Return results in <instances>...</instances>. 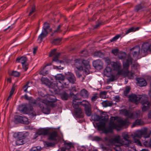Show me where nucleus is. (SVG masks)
Segmentation results:
<instances>
[{
	"label": "nucleus",
	"mask_w": 151,
	"mask_h": 151,
	"mask_svg": "<svg viewBox=\"0 0 151 151\" xmlns=\"http://www.w3.org/2000/svg\"><path fill=\"white\" fill-rule=\"evenodd\" d=\"M126 133H123L122 136L123 139H121L119 135H114L112 138H106V139L108 140L112 143L120 144L124 145L127 147L126 151H136V149L134 145L129 139V137L126 134Z\"/></svg>",
	"instance_id": "f257e3e1"
},
{
	"label": "nucleus",
	"mask_w": 151,
	"mask_h": 151,
	"mask_svg": "<svg viewBox=\"0 0 151 151\" xmlns=\"http://www.w3.org/2000/svg\"><path fill=\"white\" fill-rule=\"evenodd\" d=\"M56 100L55 96L48 95H47L46 99H41L39 101L34 100L32 103L37 104L43 113L48 114L50 111V106L52 107H54L55 104L54 102L56 101Z\"/></svg>",
	"instance_id": "f03ea898"
},
{
	"label": "nucleus",
	"mask_w": 151,
	"mask_h": 151,
	"mask_svg": "<svg viewBox=\"0 0 151 151\" xmlns=\"http://www.w3.org/2000/svg\"><path fill=\"white\" fill-rule=\"evenodd\" d=\"M111 66L113 70L116 71L117 73L114 75H111L110 78L109 79V81H112L116 80L119 76L123 75H127L130 79L134 78V74L130 72L128 70V68L126 69L123 68V69H122L121 65L120 62H111Z\"/></svg>",
	"instance_id": "7ed1b4c3"
},
{
	"label": "nucleus",
	"mask_w": 151,
	"mask_h": 151,
	"mask_svg": "<svg viewBox=\"0 0 151 151\" xmlns=\"http://www.w3.org/2000/svg\"><path fill=\"white\" fill-rule=\"evenodd\" d=\"M129 124L128 118L124 120H116V117L112 116L110 118L109 125L105 127L106 132H112L113 130L116 129L117 131L120 130L123 127H126Z\"/></svg>",
	"instance_id": "20e7f679"
},
{
	"label": "nucleus",
	"mask_w": 151,
	"mask_h": 151,
	"mask_svg": "<svg viewBox=\"0 0 151 151\" xmlns=\"http://www.w3.org/2000/svg\"><path fill=\"white\" fill-rule=\"evenodd\" d=\"M133 57L137 58L139 55L142 56L146 55L148 52L151 51V44L145 43L142 45L141 49L138 46H136L130 49Z\"/></svg>",
	"instance_id": "39448f33"
},
{
	"label": "nucleus",
	"mask_w": 151,
	"mask_h": 151,
	"mask_svg": "<svg viewBox=\"0 0 151 151\" xmlns=\"http://www.w3.org/2000/svg\"><path fill=\"white\" fill-rule=\"evenodd\" d=\"M58 133H36L33 138L35 139L39 136H40L41 138L45 137L48 136V139L57 142L61 139V137L59 135Z\"/></svg>",
	"instance_id": "423d86ee"
},
{
	"label": "nucleus",
	"mask_w": 151,
	"mask_h": 151,
	"mask_svg": "<svg viewBox=\"0 0 151 151\" xmlns=\"http://www.w3.org/2000/svg\"><path fill=\"white\" fill-rule=\"evenodd\" d=\"M84 60L82 61L81 60L76 59L74 60V65L79 70H84L86 74H88L89 73V69L90 68V65L88 62H87L86 64L85 65L83 68L82 66V63L84 64Z\"/></svg>",
	"instance_id": "0eeeda50"
},
{
	"label": "nucleus",
	"mask_w": 151,
	"mask_h": 151,
	"mask_svg": "<svg viewBox=\"0 0 151 151\" xmlns=\"http://www.w3.org/2000/svg\"><path fill=\"white\" fill-rule=\"evenodd\" d=\"M118 56L119 59L123 60V64L124 69L128 68L130 63L132 61L131 57L129 55L127 56L126 54L124 52L119 53Z\"/></svg>",
	"instance_id": "6e6552de"
},
{
	"label": "nucleus",
	"mask_w": 151,
	"mask_h": 151,
	"mask_svg": "<svg viewBox=\"0 0 151 151\" xmlns=\"http://www.w3.org/2000/svg\"><path fill=\"white\" fill-rule=\"evenodd\" d=\"M52 31L51 28H50L49 24L46 22L44 23L42 28V31L39 35L37 40L39 43H41L43 38L46 37L48 33Z\"/></svg>",
	"instance_id": "1a4fd4ad"
},
{
	"label": "nucleus",
	"mask_w": 151,
	"mask_h": 151,
	"mask_svg": "<svg viewBox=\"0 0 151 151\" xmlns=\"http://www.w3.org/2000/svg\"><path fill=\"white\" fill-rule=\"evenodd\" d=\"M139 100L142 103L143 106L142 108L143 111H146L150 107V104L148 100V98L146 95H139Z\"/></svg>",
	"instance_id": "9d476101"
},
{
	"label": "nucleus",
	"mask_w": 151,
	"mask_h": 151,
	"mask_svg": "<svg viewBox=\"0 0 151 151\" xmlns=\"http://www.w3.org/2000/svg\"><path fill=\"white\" fill-rule=\"evenodd\" d=\"M134 137H133V138L134 142L136 144L140 146H142V144L139 140L137 138H142L145 139L150 137L151 133H135Z\"/></svg>",
	"instance_id": "9b49d317"
},
{
	"label": "nucleus",
	"mask_w": 151,
	"mask_h": 151,
	"mask_svg": "<svg viewBox=\"0 0 151 151\" xmlns=\"http://www.w3.org/2000/svg\"><path fill=\"white\" fill-rule=\"evenodd\" d=\"M120 113L126 116H127L129 118L131 119H134L137 117L139 116V111H137L132 113L126 109H122L120 111Z\"/></svg>",
	"instance_id": "f8f14e48"
},
{
	"label": "nucleus",
	"mask_w": 151,
	"mask_h": 151,
	"mask_svg": "<svg viewBox=\"0 0 151 151\" xmlns=\"http://www.w3.org/2000/svg\"><path fill=\"white\" fill-rule=\"evenodd\" d=\"M22 112L24 114H29L32 117L35 116V113L33 111V108L31 106H27L23 108Z\"/></svg>",
	"instance_id": "ddd939ff"
},
{
	"label": "nucleus",
	"mask_w": 151,
	"mask_h": 151,
	"mask_svg": "<svg viewBox=\"0 0 151 151\" xmlns=\"http://www.w3.org/2000/svg\"><path fill=\"white\" fill-rule=\"evenodd\" d=\"M27 57L24 56H22L20 58H18L16 60L22 64L23 68L25 70H26L28 67V64L27 62Z\"/></svg>",
	"instance_id": "4468645a"
},
{
	"label": "nucleus",
	"mask_w": 151,
	"mask_h": 151,
	"mask_svg": "<svg viewBox=\"0 0 151 151\" xmlns=\"http://www.w3.org/2000/svg\"><path fill=\"white\" fill-rule=\"evenodd\" d=\"M29 135V133H14L13 136L16 139H26Z\"/></svg>",
	"instance_id": "2eb2a0df"
},
{
	"label": "nucleus",
	"mask_w": 151,
	"mask_h": 151,
	"mask_svg": "<svg viewBox=\"0 0 151 151\" xmlns=\"http://www.w3.org/2000/svg\"><path fill=\"white\" fill-rule=\"evenodd\" d=\"M93 67L97 70H100L102 69L103 63L100 60H97L93 61Z\"/></svg>",
	"instance_id": "dca6fc26"
},
{
	"label": "nucleus",
	"mask_w": 151,
	"mask_h": 151,
	"mask_svg": "<svg viewBox=\"0 0 151 151\" xmlns=\"http://www.w3.org/2000/svg\"><path fill=\"white\" fill-rule=\"evenodd\" d=\"M73 106L75 109V112L76 115L78 116L82 115V111L81 109L79 108L78 104L77 103H73Z\"/></svg>",
	"instance_id": "f3484780"
},
{
	"label": "nucleus",
	"mask_w": 151,
	"mask_h": 151,
	"mask_svg": "<svg viewBox=\"0 0 151 151\" xmlns=\"http://www.w3.org/2000/svg\"><path fill=\"white\" fill-rule=\"evenodd\" d=\"M129 99L131 102H134L136 104H138L139 100V95L137 96L134 94H132L129 96Z\"/></svg>",
	"instance_id": "a211bd4d"
},
{
	"label": "nucleus",
	"mask_w": 151,
	"mask_h": 151,
	"mask_svg": "<svg viewBox=\"0 0 151 151\" xmlns=\"http://www.w3.org/2000/svg\"><path fill=\"white\" fill-rule=\"evenodd\" d=\"M66 76L68 80L70 83H73L76 81V78L73 73L68 72L66 74Z\"/></svg>",
	"instance_id": "6ab92c4d"
},
{
	"label": "nucleus",
	"mask_w": 151,
	"mask_h": 151,
	"mask_svg": "<svg viewBox=\"0 0 151 151\" xmlns=\"http://www.w3.org/2000/svg\"><path fill=\"white\" fill-rule=\"evenodd\" d=\"M137 85L140 87L145 86L147 85V82L143 78H138L137 79Z\"/></svg>",
	"instance_id": "aec40b11"
},
{
	"label": "nucleus",
	"mask_w": 151,
	"mask_h": 151,
	"mask_svg": "<svg viewBox=\"0 0 151 151\" xmlns=\"http://www.w3.org/2000/svg\"><path fill=\"white\" fill-rule=\"evenodd\" d=\"M111 65H108L107 66L105 69L104 71V75L107 76L111 77V70L110 68ZM113 74V75H114Z\"/></svg>",
	"instance_id": "412c9836"
},
{
	"label": "nucleus",
	"mask_w": 151,
	"mask_h": 151,
	"mask_svg": "<svg viewBox=\"0 0 151 151\" xmlns=\"http://www.w3.org/2000/svg\"><path fill=\"white\" fill-rule=\"evenodd\" d=\"M68 81L67 82H65L64 81H63L61 83L60 81H58L57 83V86L58 88H59L60 87L63 88H67L68 86Z\"/></svg>",
	"instance_id": "4be33fe9"
},
{
	"label": "nucleus",
	"mask_w": 151,
	"mask_h": 151,
	"mask_svg": "<svg viewBox=\"0 0 151 151\" xmlns=\"http://www.w3.org/2000/svg\"><path fill=\"white\" fill-rule=\"evenodd\" d=\"M80 94L81 96L83 98H87L88 97V92L85 89H83L81 91Z\"/></svg>",
	"instance_id": "5701e85b"
},
{
	"label": "nucleus",
	"mask_w": 151,
	"mask_h": 151,
	"mask_svg": "<svg viewBox=\"0 0 151 151\" xmlns=\"http://www.w3.org/2000/svg\"><path fill=\"white\" fill-rule=\"evenodd\" d=\"M55 78L56 80H58L59 81H64L65 78L64 76L61 74H58L55 76Z\"/></svg>",
	"instance_id": "b1692460"
},
{
	"label": "nucleus",
	"mask_w": 151,
	"mask_h": 151,
	"mask_svg": "<svg viewBox=\"0 0 151 151\" xmlns=\"http://www.w3.org/2000/svg\"><path fill=\"white\" fill-rule=\"evenodd\" d=\"M52 130V129L51 128H40L38 129V132H48Z\"/></svg>",
	"instance_id": "393cba45"
},
{
	"label": "nucleus",
	"mask_w": 151,
	"mask_h": 151,
	"mask_svg": "<svg viewBox=\"0 0 151 151\" xmlns=\"http://www.w3.org/2000/svg\"><path fill=\"white\" fill-rule=\"evenodd\" d=\"M102 105L104 107L110 106L113 105V103L111 101H105L102 102Z\"/></svg>",
	"instance_id": "a878e982"
},
{
	"label": "nucleus",
	"mask_w": 151,
	"mask_h": 151,
	"mask_svg": "<svg viewBox=\"0 0 151 151\" xmlns=\"http://www.w3.org/2000/svg\"><path fill=\"white\" fill-rule=\"evenodd\" d=\"M143 124L144 122L142 120L137 119L135 121V123L132 125V127H133L136 125H140Z\"/></svg>",
	"instance_id": "bb28decb"
},
{
	"label": "nucleus",
	"mask_w": 151,
	"mask_h": 151,
	"mask_svg": "<svg viewBox=\"0 0 151 151\" xmlns=\"http://www.w3.org/2000/svg\"><path fill=\"white\" fill-rule=\"evenodd\" d=\"M139 28L137 27L136 28L132 27L128 29L127 31H125V35L127 34L130 32H135L136 30H137L139 29Z\"/></svg>",
	"instance_id": "cd10ccee"
},
{
	"label": "nucleus",
	"mask_w": 151,
	"mask_h": 151,
	"mask_svg": "<svg viewBox=\"0 0 151 151\" xmlns=\"http://www.w3.org/2000/svg\"><path fill=\"white\" fill-rule=\"evenodd\" d=\"M17 139V140L16 141V144L18 145H23L26 142V139Z\"/></svg>",
	"instance_id": "c85d7f7f"
},
{
	"label": "nucleus",
	"mask_w": 151,
	"mask_h": 151,
	"mask_svg": "<svg viewBox=\"0 0 151 151\" xmlns=\"http://www.w3.org/2000/svg\"><path fill=\"white\" fill-rule=\"evenodd\" d=\"M61 97L63 100H66L69 97V95L66 92H64L61 94Z\"/></svg>",
	"instance_id": "c756f323"
},
{
	"label": "nucleus",
	"mask_w": 151,
	"mask_h": 151,
	"mask_svg": "<svg viewBox=\"0 0 151 151\" xmlns=\"http://www.w3.org/2000/svg\"><path fill=\"white\" fill-rule=\"evenodd\" d=\"M44 146L45 147H49L54 146L55 144L54 143L49 142L47 141H44L43 142Z\"/></svg>",
	"instance_id": "7c9ffc66"
},
{
	"label": "nucleus",
	"mask_w": 151,
	"mask_h": 151,
	"mask_svg": "<svg viewBox=\"0 0 151 151\" xmlns=\"http://www.w3.org/2000/svg\"><path fill=\"white\" fill-rule=\"evenodd\" d=\"M42 83L46 85H48L50 83V81L47 78H42L41 79Z\"/></svg>",
	"instance_id": "2f4dec72"
},
{
	"label": "nucleus",
	"mask_w": 151,
	"mask_h": 151,
	"mask_svg": "<svg viewBox=\"0 0 151 151\" xmlns=\"http://www.w3.org/2000/svg\"><path fill=\"white\" fill-rule=\"evenodd\" d=\"M22 119L23 116H15L14 122L15 123H17V122L21 123Z\"/></svg>",
	"instance_id": "473e14b6"
},
{
	"label": "nucleus",
	"mask_w": 151,
	"mask_h": 151,
	"mask_svg": "<svg viewBox=\"0 0 151 151\" xmlns=\"http://www.w3.org/2000/svg\"><path fill=\"white\" fill-rule=\"evenodd\" d=\"M90 106H86V108H85L86 114L88 116H90L91 114V108Z\"/></svg>",
	"instance_id": "72a5a7b5"
},
{
	"label": "nucleus",
	"mask_w": 151,
	"mask_h": 151,
	"mask_svg": "<svg viewBox=\"0 0 151 151\" xmlns=\"http://www.w3.org/2000/svg\"><path fill=\"white\" fill-rule=\"evenodd\" d=\"M61 41V39L60 38H57L54 40L52 41V43L55 45H59Z\"/></svg>",
	"instance_id": "f704fd0d"
},
{
	"label": "nucleus",
	"mask_w": 151,
	"mask_h": 151,
	"mask_svg": "<svg viewBox=\"0 0 151 151\" xmlns=\"http://www.w3.org/2000/svg\"><path fill=\"white\" fill-rule=\"evenodd\" d=\"M122 35L121 34L117 35L113 37L110 41L111 42L116 41Z\"/></svg>",
	"instance_id": "c9c22d12"
},
{
	"label": "nucleus",
	"mask_w": 151,
	"mask_h": 151,
	"mask_svg": "<svg viewBox=\"0 0 151 151\" xmlns=\"http://www.w3.org/2000/svg\"><path fill=\"white\" fill-rule=\"evenodd\" d=\"M143 7V6L141 4H138L135 6V11L137 12L141 10Z\"/></svg>",
	"instance_id": "e433bc0d"
},
{
	"label": "nucleus",
	"mask_w": 151,
	"mask_h": 151,
	"mask_svg": "<svg viewBox=\"0 0 151 151\" xmlns=\"http://www.w3.org/2000/svg\"><path fill=\"white\" fill-rule=\"evenodd\" d=\"M81 104L82 105L84 106L85 108H86V106H90L89 103L86 100L83 101L81 103Z\"/></svg>",
	"instance_id": "4c0bfd02"
},
{
	"label": "nucleus",
	"mask_w": 151,
	"mask_h": 151,
	"mask_svg": "<svg viewBox=\"0 0 151 151\" xmlns=\"http://www.w3.org/2000/svg\"><path fill=\"white\" fill-rule=\"evenodd\" d=\"M143 144L146 147H151V139L148 141H145L143 142Z\"/></svg>",
	"instance_id": "58836bf2"
},
{
	"label": "nucleus",
	"mask_w": 151,
	"mask_h": 151,
	"mask_svg": "<svg viewBox=\"0 0 151 151\" xmlns=\"http://www.w3.org/2000/svg\"><path fill=\"white\" fill-rule=\"evenodd\" d=\"M29 123L28 119L25 117L23 116V119H22L21 123L25 124H28Z\"/></svg>",
	"instance_id": "ea45409f"
},
{
	"label": "nucleus",
	"mask_w": 151,
	"mask_h": 151,
	"mask_svg": "<svg viewBox=\"0 0 151 151\" xmlns=\"http://www.w3.org/2000/svg\"><path fill=\"white\" fill-rule=\"evenodd\" d=\"M64 143L67 148L68 149H70L72 146V144L71 142H67L66 141H65Z\"/></svg>",
	"instance_id": "a19ab883"
},
{
	"label": "nucleus",
	"mask_w": 151,
	"mask_h": 151,
	"mask_svg": "<svg viewBox=\"0 0 151 151\" xmlns=\"http://www.w3.org/2000/svg\"><path fill=\"white\" fill-rule=\"evenodd\" d=\"M41 148L39 146L32 147L30 151H40Z\"/></svg>",
	"instance_id": "79ce46f5"
},
{
	"label": "nucleus",
	"mask_w": 151,
	"mask_h": 151,
	"mask_svg": "<svg viewBox=\"0 0 151 151\" xmlns=\"http://www.w3.org/2000/svg\"><path fill=\"white\" fill-rule=\"evenodd\" d=\"M137 132H151V131L147 128H144L141 131H138Z\"/></svg>",
	"instance_id": "37998d69"
},
{
	"label": "nucleus",
	"mask_w": 151,
	"mask_h": 151,
	"mask_svg": "<svg viewBox=\"0 0 151 151\" xmlns=\"http://www.w3.org/2000/svg\"><path fill=\"white\" fill-rule=\"evenodd\" d=\"M56 49H54L51 51L49 54V56L51 57L54 55L55 56L58 53L56 52Z\"/></svg>",
	"instance_id": "c03bdc74"
},
{
	"label": "nucleus",
	"mask_w": 151,
	"mask_h": 151,
	"mask_svg": "<svg viewBox=\"0 0 151 151\" xmlns=\"http://www.w3.org/2000/svg\"><path fill=\"white\" fill-rule=\"evenodd\" d=\"M106 92L105 91L102 92L100 94V97L101 98H105L106 97Z\"/></svg>",
	"instance_id": "a18cd8bd"
},
{
	"label": "nucleus",
	"mask_w": 151,
	"mask_h": 151,
	"mask_svg": "<svg viewBox=\"0 0 151 151\" xmlns=\"http://www.w3.org/2000/svg\"><path fill=\"white\" fill-rule=\"evenodd\" d=\"M98 96L97 94H94L92 97L91 99V101L92 102H94L98 98Z\"/></svg>",
	"instance_id": "49530a36"
},
{
	"label": "nucleus",
	"mask_w": 151,
	"mask_h": 151,
	"mask_svg": "<svg viewBox=\"0 0 151 151\" xmlns=\"http://www.w3.org/2000/svg\"><path fill=\"white\" fill-rule=\"evenodd\" d=\"M20 74L19 72L17 71H13L11 73V75L15 77L19 76Z\"/></svg>",
	"instance_id": "de8ad7c7"
},
{
	"label": "nucleus",
	"mask_w": 151,
	"mask_h": 151,
	"mask_svg": "<svg viewBox=\"0 0 151 151\" xmlns=\"http://www.w3.org/2000/svg\"><path fill=\"white\" fill-rule=\"evenodd\" d=\"M139 65L137 63H135L132 65V69H137L139 68Z\"/></svg>",
	"instance_id": "09e8293b"
},
{
	"label": "nucleus",
	"mask_w": 151,
	"mask_h": 151,
	"mask_svg": "<svg viewBox=\"0 0 151 151\" xmlns=\"http://www.w3.org/2000/svg\"><path fill=\"white\" fill-rule=\"evenodd\" d=\"M96 125L99 129H102L104 126V124L100 122L97 123Z\"/></svg>",
	"instance_id": "8fccbe9b"
},
{
	"label": "nucleus",
	"mask_w": 151,
	"mask_h": 151,
	"mask_svg": "<svg viewBox=\"0 0 151 151\" xmlns=\"http://www.w3.org/2000/svg\"><path fill=\"white\" fill-rule=\"evenodd\" d=\"M60 55V53H57V54L55 56L54 58L53 59V61H55L56 62H57L58 61V57Z\"/></svg>",
	"instance_id": "3c124183"
},
{
	"label": "nucleus",
	"mask_w": 151,
	"mask_h": 151,
	"mask_svg": "<svg viewBox=\"0 0 151 151\" xmlns=\"http://www.w3.org/2000/svg\"><path fill=\"white\" fill-rule=\"evenodd\" d=\"M35 6L33 5L32 6L31 11L29 12V15H31L35 12Z\"/></svg>",
	"instance_id": "603ef678"
},
{
	"label": "nucleus",
	"mask_w": 151,
	"mask_h": 151,
	"mask_svg": "<svg viewBox=\"0 0 151 151\" xmlns=\"http://www.w3.org/2000/svg\"><path fill=\"white\" fill-rule=\"evenodd\" d=\"M48 72H49L48 70L45 71L43 69V70H42L41 71H40V73L42 75H45L48 74Z\"/></svg>",
	"instance_id": "864d4df0"
},
{
	"label": "nucleus",
	"mask_w": 151,
	"mask_h": 151,
	"mask_svg": "<svg viewBox=\"0 0 151 151\" xmlns=\"http://www.w3.org/2000/svg\"><path fill=\"white\" fill-rule=\"evenodd\" d=\"M130 90V88L129 86H127L126 87L125 90L124 91V93L125 94H127L129 93Z\"/></svg>",
	"instance_id": "5fc2aeb1"
},
{
	"label": "nucleus",
	"mask_w": 151,
	"mask_h": 151,
	"mask_svg": "<svg viewBox=\"0 0 151 151\" xmlns=\"http://www.w3.org/2000/svg\"><path fill=\"white\" fill-rule=\"evenodd\" d=\"M29 84V83H27L26 84L24 87H23V89L24 90V91L25 92H27V89L28 88V87H30L29 86H28V85Z\"/></svg>",
	"instance_id": "6e6d98bb"
},
{
	"label": "nucleus",
	"mask_w": 151,
	"mask_h": 151,
	"mask_svg": "<svg viewBox=\"0 0 151 151\" xmlns=\"http://www.w3.org/2000/svg\"><path fill=\"white\" fill-rule=\"evenodd\" d=\"M118 52V49H114L111 51L115 55H117Z\"/></svg>",
	"instance_id": "4d7b16f0"
},
{
	"label": "nucleus",
	"mask_w": 151,
	"mask_h": 151,
	"mask_svg": "<svg viewBox=\"0 0 151 151\" xmlns=\"http://www.w3.org/2000/svg\"><path fill=\"white\" fill-rule=\"evenodd\" d=\"M105 61L106 63L108 65H111V62H110V60L109 59H105Z\"/></svg>",
	"instance_id": "13d9d810"
},
{
	"label": "nucleus",
	"mask_w": 151,
	"mask_h": 151,
	"mask_svg": "<svg viewBox=\"0 0 151 151\" xmlns=\"http://www.w3.org/2000/svg\"><path fill=\"white\" fill-rule=\"evenodd\" d=\"M15 87H16V86L15 85H14L13 86L12 88V89L11 90L10 93H11V94H13L14 91V88Z\"/></svg>",
	"instance_id": "bf43d9fd"
},
{
	"label": "nucleus",
	"mask_w": 151,
	"mask_h": 151,
	"mask_svg": "<svg viewBox=\"0 0 151 151\" xmlns=\"http://www.w3.org/2000/svg\"><path fill=\"white\" fill-rule=\"evenodd\" d=\"M60 25H59L57 29L54 31V32H60Z\"/></svg>",
	"instance_id": "052dcab7"
},
{
	"label": "nucleus",
	"mask_w": 151,
	"mask_h": 151,
	"mask_svg": "<svg viewBox=\"0 0 151 151\" xmlns=\"http://www.w3.org/2000/svg\"><path fill=\"white\" fill-rule=\"evenodd\" d=\"M53 68L55 69L61 70L63 69V67H62L61 68H59L58 66H54Z\"/></svg>",
	"instance_id": "680f3d73"
},
{
	"label": "nucleus",
	"mask_w": 151,
	"mask_h": 151,
	"mask_svg": "<svg viewBox=\"0 0 151 151\" xmlns=\"http://www.w3.org/2000/svg\"><path fill=\"white\" fill-rule=\"evenodd\" d=\"M148 117L149 118L151 119V109L148 113Z\"/></svg>",
	"instance_id": "e2e57ef3"
},
{
	"label": "nucleus",
	"mask_w": 151,
	"mask_h": 151,
	"mask_svg": "<svg viewBox=\"0 0 151 151\" xmlns=\"http://www.w3.org/2000/svg\"><path fill=\"white\" fill-rule=\"evenodd\" d=\"M24 98L26 100H29L30 98L28 97V96L27 95L25 94L24 95Z\"/></svg>",
	"instance_id": "0e129e2a"
},
{
	"label": "nucleus",
	"mask_w": 151,
	"mask_h": 151,
	"mask_svg": "<svg viewBox=\"0 0 151 151\" xmlns=\"http://www.w3.org/2000/svg\"><path fill=\"white\" fill-rule=\"evenodd\" d=\"M120 149V147H116L115 148V149L117 151H121V150H119V149Z\"/></svg>",
	"instance_id": "69168bd1"
},
{
	"label": "nucleus",
	"mask_w": 151,
	"mask_h": 151,
	"mask_svg": "<svg viewBox=\"0 0 151 151\" xmlns=\"http://www.w3.org/2000/svg\"><path fill=\"white\" fill-rule=\"evenodd\" d=\"M87 53V51L86 50H85L82 51L81 52V53H82L83 54H85Z\"/></svg>",
	"instance_id": "338daca9"
},
{
	"label": "nucleus",
	"mask_w": 151,
	"mask_h": 151,
	"mask_svg": "<svg viewBox=\"0 0 151 151\" xmlns=\"http://www.w3.org/2000/svg\"><path fill=\"white\" fill-rule=\"evenodd\" d=\"M37 48H34L33 51V53L34 54H35V53L37 50Z\"/></svg>",
	"instance_id": "774afa93"
}]
</instances>
